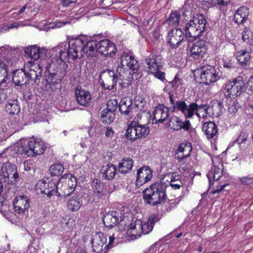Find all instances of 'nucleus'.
Returning a JSON list of instances; mask_svg holds the SVG:
<instances>
[{"label": "nucleus", "instance_id": "nucleus-42", "mask_svg": "<svg viewBox=\"0 0 253 253\" xmlns=\"http://www.w3.org/2000/svg\"><path fill=\"white\" fill-rule=\"evenodd\" d=\"M136 131L138 134V139L145 137L149 132V128L146 125L139 124L138 122H134Z\"/></svg>", "mask_w": 253, "mask_h": 253}, {"label": "nucleus", "instance_id": "nucleus-45", "mask_svg": "<svg viewBox=\"0 0 253 253\" xmlns=\"http://www.w3.org/2000/svg\"><path fill=\"white\" fill-rule=\"evenodd\" d=\"M115 118V114L106 109L103 110L101 113V119L104 123L110 124Z\"/></svg>", "mask_w": 253, "mask_h": 253}, {"label": "nucleus", "instance_id": "nucleus-49", "mask_svg": "<svg viewBox=\"0 0 253 253\" xmlns=\"http://www.w3.org/2000/svg\"><path fill=\"white\" fill-rule=\"evenodd\" d=\"M191 106H192L194 108L193 110V116L195 113L196 114V115L199 117L200 115H199V112H200V111L202 109H203L204 111L205 112V113L207 114H208L209 106H208L206 104H199L197 103V102H195V103L193 102V103H191Z\"/></svg>", "mask_w": 253, "mask_h": 253}, {"label": "nucleus", "instance_id": "nucleus-54", "mask_svg": "<svg viewBox=\"0 0 253 253\" xmlns=\"http://www.w3.org/2000/svg\"><path fill=\"white\" fill-rule=\"evenodd\" d=\"M93 194L95 197H97V199H100L104 197L105 193L104 192L101 186H98V187H96L94 188Z\"/></svg>", "mask_w": 253, "mask_h": 253}, {"label": "nucleus", "instance_id": "nucleus-12", "mask_svg": "<svg viewBox=\"0 0 253 253\" xmlns=\"http://www.w3.org/2000/svg\"><path fill=\"white\" fill-rule=\"evenodd\" d=\"M24 69L28 78V81H33L34 84H39L41 76L42 69L38 63L29 61L25 64Z\"/></svg>", "mask_w": 253, "mask_h": 253}, {"label": "nucleus", "instance_id": "nucleus-27", "mask_svg": "<svg viewBox=\"0 0 253 253\" xmlns=\"http://www.w3.org/2000/svg\"><path fill=\"white\" fill-rule=\"evenodd\" d=\"M202 129L208 139H215L217 138L218 128L213 122L209 121L203 125Z\"/></svg>", "mask_w": 253, "mask_h": 253}, {"label": "nucleus", "instance_id": "nucleus-23", "mask_svg": "<svg viewBox=\"0 0 253 253\" xmlns=\"http://www.w3.org/2000/svg\"><path fill=\"white\" fill-rule=\"evenodd\" d=\"M169 126L173 130L178 131L183 129L185 131H189L191 128V125L189 120L183 122L178 116H173L170 119Z\"/></svg>", "mask_w": 253, "mask_h": 253}, {"label": "nucleus", "instance_id": "nucleus-61", "mask_svg": "<svg viewBox=\"0 0 253 253\" xmlns=\"http://www.w3.org/2000/svg\"><path fill=\"white\" fill-rule=\"evenodd\" d=\"M20 22H14L10 24L7 25L5 26L6 29H10L14 28H18L19 26H20Z\"/></svg>", "mask_w": 253, "mask_h": 253}, {"label": "nucleus", "instance_id": "nucleus-13", "mask_svg": "<svg viewBox=\"0 0 253 253\" xmlns=\"http://www.w3.org/2000/svg\"><path fill=\"white\" fill-rule=\"evenodd\" d=\"M36 187L42 193L46 194L49 197L54 194L57 195V181L53 179L47 178L40 180L38 182Z\"/></svg>", "mask_w": 253, "mask_h": 253}, {"label": "nucleus", "instance_id": "nucleus-48", "mask_svg": "<svg viewBox=\"0 0 253 253\" xmlns=\"http://www.w3.org/2000/svg\"><path fill=\"white\" fill-rule=\"evenodd\" d=\"M64 169L63 166L61 164H55L51 166L49 170L52 176H58L61 174Z\"/></svg>", "mask_w": 253, "mask_h": 253}, {"label": "nucleus", "instance_id": "nucleus-1", "mask_svg": "<svg viewBox=\"0 0 253 253\" xmlns=\"http://www.w3.org/2000/svg\"><path fill=\"white\" fill-rule=\"evenodd\" d=\"M66 50V43L63 42L52 48L51 50L54 57L47 63L45 75L46 87L50 93L56 91L67 73L68 65L62 58Z\"/></svg>", "mask_w": 253, "mask_h": 253}, {"label": "nucleus", "instance_id": "nucleus-55", "mask_svg": "<svg viewBox=\"0 0 253 253\" xmlns=\"http://www.w3.org/2000/svg\"><path fill=\"white\" fill-rule=\"evenodd\" d=\"M150 74H153L155 77L163 82L166 80L165 73L162 71H159V70H157L154 72H151Z\"/></svg>", "mask_w": 253, "mask_h": 253}, {"label": "nucleus", "instance_id": "nucleus-2", "mask_svg": "<svg viewBox=\"0 0 253 253\" xmlns=\"http://www.w3.org/2000/svg\"><path fill=\"white\" fill-rule=\"evenodd\" d=\"M67 50L63 58L70 60H76L83 56V53L88 57L94 56L96 51V41L87 42L85 38H75L69 40Z\"/></svg>", "mask_w": 253, "mask_h": 253}, {"label": "nucleus", "instance_id": "nucleus-6", "mask_svg": "<svg viewBox=\"0 0 253 253\" xmlns=\"http://www.w3.org/2000/svg\"><path fill=\"white\" fill-rule=\"evenodd\" d=\"M195 79L200 84L209 85L219 80L220 76L214 67L209 65L203 66L195 71Z\"/></svg>", "mask_w": 253, "mask_h": 253}, {"label": "nucleus", "instance_id": "nucleus-24", "mask_svg": "<svg viewBox=\"0 0 253 253\" xmlns=\"http://www.w3.org/2000/svg\"><path fill=\"white\" fill-rule=\"evenodd\" d=\"M152 177V170L148 167H142L137 171L136 185L140 187L149 181Z\"/></svg>", "mask_w": 253, "mask_h": 253}, {"label": "nucleus", "instance_id": "nucleus-7", "mask_svg": "<svg viewBox=\"0 0 253 253\" xmlns=\"http://www.w3.org/2000/svg\"><path fill=\"white\" fill-rule=\"evenodd\" d=\"M158 220L155 214L149 216L147 221L143 223L140 220L136 219L130 224L128 231L135 238L139 237L142 233L149 234L152 231L154 224Z\"/></svg>", "mask_w": 253, "mask_h": 253}, {"label": "nucleus", "instance_id": "nucleus-38", "mask_svg": "<svg viewBox=\"0 0 253 253\" xmlns=\"http://www.w3.org/2000/svg\"><path fill=\"white\" fill-rule=\"evenodd\" d=\"M236 58L243 67L249 65L251 59L250 53L246 50H242L237 52Z\"/></svg>", "mask_w": 253, "mask_h": 253}, {"label": "nucleus", "instance_id": "nucleus-51", "mask_svg": "<svg viewBox=\"0 0 253 253\" xmlns=\"http://www.w3.org/2000/svg\"><path fill=\"white\" fill-rule=\"evenodd\" d=\"M118 102L117 99H110L107 103L106 110L114 113L118 107H119Z\"/></svg>", "mask_w": 253, "mask_h": 253}, {"label": "nucleus", "instance_id": "nucleus-31", "mask_svg": "<svg viewBox=\"0 0 253 253\" xmlns=\"http://www.w3.org/2000/svg\"><path fill=\"white\" fill-rule=\"evenodd\" d=\"M120 219L116 212L106 213L103 216V222L106 227L112 229L119 222Z\"/></svg>", "mask_w": 253, "mask_h": 253}, {"label": "nucleus", "instance_id": "nucleus-16", "mask_svg": "<svg viewBox=\"0 0 253 253\" xmlns=\"http://www.w3.org/2000/svg\"><path fill=\"white\" fill-rule=\"evenodd\" d=\"M106 242L107 238L103 233H96L91 241L92 251L96 253H106L107 246L104 245Z\"/></svg>", "mask_w": 253, "mask_h": 253}, {"label": "nucleus", "instance_id": "nucleus-14", "mask_svg": "<svg viewBox=\"0 0 253 253\" xmlns=\"http://www.w3.org/2000/svg\"><path fill=\"white\" fill-rule=\"evenodd\" d=\"M25 54L35 60H44L49 54V51L44 47H40L36 45H31L25 49Z\"/></svg>", "mask_w": 253, "mask_h": 253}, {"label": "nucleus", "instance_id": "nucleus-9", "mask_svg": "<svg viewBox=\"0 0 253 253\" xmlns=\"http://www.w3.org/2000/svg\"><path fill=\"white\" fill-rule=\"evenodd\" d=\"M169 101L172 112H180L187 118L193 117V107L191 103L187 105L184 101L176 100L174 96L169 93Z\"/></svg>", "mask_w": 253, "mask_h": 253}, {"label": "nucleus", "instance_id": "nucleus-11", "mask_svg": "<svg viewBox=\"0 0 253 253\" xmlns=\"http://www.w3.org/2000/svg\"><path fill=\"white\" fill-rule=\"evenodd\" d=\"M244 86L245 83L242 79H235L224 84V93L230 98L238 96L245 91Z\"/></svg>", "mask_w": 253, "mask_h": 253}, {"label": "nucleus", "instance_id": "nucleus-26", "mask_svg": "<svg viewBox=\"0 0 253 253\" xmlns=\"http://www.w3.org/2000/svg\"><path fill=\"white\" fill-rule=\"evenodd\" d=\"M121 64L123 66L127 67L134 74L139 68L137 61L134 57L127 53H124L121 58Z\"/></svg>", "mask_w": 253, "mask_h": 253}, {"label": "nucleus", "instance_id": "nucleus-58", "mask_svg": "<svg viewBox=\"0 0 253 253\" xmlns=\"http://www.w3.org/2000/svg\"><path fill=\"white\" fill-rule=\"evenodd\" d=\"M7 97V90L4 88H0V104L5 101Z\"/></svg>", "mask_w": 253, "mask_h": 253}, {"label": "nucleus", "instance_id": "nucleus-52", "mask_svg": "<svg viewBox=\"0 0 253 253\" xmlns=\"http://www.w3.org/2000/svg\"><path fill=\"white\" fill-rule=\"evenodd\" d=\"M248 137V134L247 133L244 131H241L238 137L233 142L232 144L229 145L228 149H229L230 147L232 146L234 143H237L238 145L244 143L247 140Z\"/></svg>", "mask_w": 253, "mask_h": 253}, {"label": "nucleus", "instance_id": "nucleus-50", "mask_svg": "<svg viewBox=\"0 0 253 253\" xmlns=\"http://www.w3.org/2000/svg\"><path fill=\"white\" fill-rule=\"evenodd\" d=\"M240 108L237 100L230 99L228 101L227 110L230 114H235Z\"/></svg>", "mask_w": 253, "mask_h": 253}, {"label": "nucleus", "instance_id": "nucleus-35", "mask_svg": "<svg viewBox=\"0 0 253 253\" xmlns=\"http://www.w3.org/2000/svg\"><path fill=\"white\" fill-rule=\"evenodd\" d=\"M116 167L111 164L103 166L101 169L103 178L107 180L113 179L116 175Z\"/></svg>", "mask_w": 253, "mask_h": 253}, {"label": "nucleus", "instance_id": "nucleus-19", "mask_svg": "<svg viewBox=\"0 0 253 253\" xmlns=\"http://www.w3.org/2000/svg\"><path fill=\"white\" fill-rule=\"evenodd\" d=\"M116 49L113 42L105 39L99 42H96V51L101 55L110 56L114 55Z\"/></svg>", "mask_w": 253, "mask_h": 253}, {"label": "nucleus", "instance_id": "nucleus-32", "mask_svg": "<svg viewBox=\"0 0 253 253\" xmlns=\"http://www.w3.org/2000/svg\"><path fill=\"white\" fill-rule=\"evenodd\" d=\"M165 178H167L166 180L169 182L170 186L174 190L179 189L184 184V180L179 175L169 173L166 175Z\"/></svg>", "mask_w": 253, "mask_h": 253}, {"label": "nucleus", "instance_id": "nucleus-30", "mask_svg": "<svg viewBox=\"0 0 253 253\" xmlns=\"http://www.w3.org/2000/svg\"><path fill=\"white\" fill-rule=\"evenodd\" d=\"M132 108L133 102L130 97H125L121 99L119 104V109L121 114L130 115Z\"/></svg>", "mask_w": 253, "mask_h": 253}, {"label": "nucleus", "instance_id": "nucleus-29", "mask_svg": "<svg viewBox=\"0 0 253 253\" xmlns=\"http://www.w3.org/2000/svg\"><path fill=\"white\" fill-rule=\"evenodd\" d=\"M13 83L17 86H22L29 83L24 69L16 70L13 72Z\"/></svg>", "mask_w": 253, "mask_h": 253}, {"label": "nucleus", "instance_id": "nucleus-28", "mask_svg": "<svg viewBox=\"0 0 253 253\" xmlns=\"http://www.w3.org/2000/svg\"><path fill=\"white\" fill-rule=\"evenodd\" d=\"M13 206L15 212L23 213L29 206V200L24 196H17L13 201Z\"/></svg>", "mask_w": 253, "mask_h": 253}, {"label": "nucleus", "instance_id": "nucleus-37", "mask_svg": "<svg viewBox=\"0 0 253 253\" xmlns=\"http://www.w3.org/2000/svg\"><path fill=\"white\" fill-rule=\"evenodd\" d=\"M133 166V161L129 158H124L119 164V171L122 173L126 174L129 172Z\"/></svg>", "mask_w": 253, "mask_h": 253}, {"label": "nucleus", "instance_id": "nucleus-46", "mask_svg": "<svg viewBox=\"0 0 253 253\" xmlns=\"http://www.w3.org/2000/svg\"><path fill=\"white\" fill-rule=\"evenodd\" d=\"M82 205L81 201L78 197L70 199L67 204L68 208L72 211H78Z\"/></svg>", "mask_w": 253, "mask_h": 253}, {"label": "nucleus", "instance_id": "nucleus-56", "mask_svg": "<svg viewBox=\"0 0 253 253\" xmlns=\"http://www.w3.org/2000/svg\"><path fill=\"white\" fill-rule=\"evenodd\" d=\"M241 182L243 185H248L253 182V177L248 176H243L240 178Z\"/></svg>", "mask_w": 253, "mask_h": 253}, {"label": "nucleus", "instance_id": "nucleus-21", "mask_svg": "<svg viewBox=\"0 0 253 253\" xmlns=\"http://www.w3.org/2000/svg\"><path fill=\"white\" fill-rule=\"evenodd\" d=\"M207 50V42L203 40L198 41L193 43L190 48L191 56L195 59L203 58Z\"/></svg>", "mask_w": 253, "mask_h": 253}, {"label": "nucleus", "instance_id": "nucleus-43", "mask_svg": "<svg viewBox=\"0 0 253 253\" xmlns=\"http://www.w3.org/2000/svg\"><path fill=\"white\" fill-rule=\"evenodd\" d=\"M137 134H138L136 131V128L135 127L134 122H132L129 125L127 129L126 130V137L128 139L130 140L131 141H133L138 139Z\"/></svg>", "mask_w": 253, "mask_h": 253}, {"label": "nucleus", "instance_id": "nucleus-5", "mask_svg": "<svg viewBox=\"0 0 253 253\" xmlns=\"http://www.w3.org/2000/svg\"><path fill=\"white\" fill-rule=\"evenodd\" d=\"M167 184L163 182H157L151 184L143 191L144 201L151 206H155L166 200Z\"/></svg>", "mask_w": 253, "mask_h": 253}, {"label": "nucleus", "instance_id": "nucleus-18", "mask_svg": "<svg viewBox=\"0 0 253 253\" xmlns=\"http://www.w3.org/2000/svg\"><path fill=\"white\" fill-rule=\"evenodd\" d=\"M153 123H163L169 116V109L164 104H159L155 107L152 113Z\"/></svg>", "mask_w": 253, "mask_h": 253}, {"label": "nucleus", "instance_id": "nucleus-60", "mask_svg": "<svg viewBox=\"0 0 253 253\" xmlns=\"http://www.w3.org/2000/svg\"><path fill=\"white\" fill-rule=\"evenodd\" d=\"M230 0H215L213 4H218L220 5H226Z\"/></svg>", "mask_w": 253, "mask_h": 253}, {"label": "nucleus", "instance_id": "nucleus-15", "mask_svg": "<svg viewBox=\"0 0 253 253\" xmlns=\"http://www.w3.org/2000/svg\"><path fill=\"white\" fill-rule=\"evenodd\" d=\"M186 38V34L180 28L171 29L168 33V42L172 48L177 47Z\"/></svg>", "mask_w": 253, "mask_h": 253}, {"label": "nucleus", "instance_id": "nucleus-47", "mask_svg": "<svg viewBox=\"0 0 253 253\" xmlns=\"http://www.w3.org/2000/svg\"><path fill=\"white\" fill-rule=\"evenodd\" d=\"M180 19V14L177 11L172 12L168 19V23L171 26H177Z\"/></svg>", "mask_w": 253, "mask_h": 253}, {"label": "nucleus", "instance_id": "nucleus-53", "mask_svg": "<svg viewBox=\"0 0 253 253\" xmlns=\"http://www.w3.org/2000/svg\"><path fill=\"white\" fill-rule=\"evenodd\" d=\"M252 37V32L247 28H245L242 33V39L244 42H249V40H251L250 38Z\"/></svg>", "mask_w": 253, "mask_h": 253}, {"label": "nucleus", "instance_id": "nucleus-4", "mask_svg": "<svg viewBox=\"0 0 253 253\" xmlns=\"http://www.w3.org/2000/svg\"><path fill=\"white\" fill-rule=\"evenodd\" d=\"M127 73L122 67H118L116 71L107 69L102 71L100 74L99 82L101 86L105 89H113L117 83L122 87L128 86L131 83V80L126 79Z\"/></svg>", "mask_w": 253, "mask_h": 253}, {"label": "nucleus", "instance_id": "nucleus-33", "mask_svg": "<svg viewBox=\"0 0 253 253\" xmlns=\"http://www.w3.org/2000/svg\"><path fill=\"white\" fill-rule=\"evenodd\" d=\"M249 14V9L247 7H240L234 15V22L238 24H243L248 19Z\"/></svg>", "mask_w": 253, "mask_h": 253}, {"label": "nucleus", "instance_id": "nucleus-36", "mask_svg": "<svg viewBox=\"0 0 253 253\" xmlns=\"http://www.w3.org/2000/svg\"><path fill=\"white\" fill-rule=\"evenodd\" d=\"M224 109L222 102L217 100H213L211 105L209 106L208 114L214 117H218Z\"/></svg>", "mask_w": 253, "mask_h": 253}, {"label": "nucleus", "instance_id": "nucleus-63", "mask_svg": "<svg viewBox=\"0 0 253 253\" xmlns=\"http://www.w3.org/2000/svg\"><path fill=\"white\" fill-rule=\"evenodd\" d=\"M223 66L224 68L227 69L231 68L233 67V63L232 62V60H229L228 61H224Z\"/></svg>", "mask_w": 253, "mask_h": 253}, {"label": "nucleus", "instance_id": "nucleus-41", "mask_svg": "<svg viewBox=\"0 0 253 253\" xmlns=\"http://www.w3.org/2000/svg\"><path fill=\"white\" fill-rule=\"evenodd\" d=\"M61 226L66 232L72 231L75 226L76 223L74 219L71 218L63 217L61 221Z\"/></svg>", "mask_w": 253, "mask_h": 253}, {"label": "nucleus", "instance_id": "nucleus-20", "mask_svg": "<svg viewBox=\"0 0 253 253\" xmlns=\"http://www.w3.org/2000/svg\"><path fill=\"white\" fill-rule=\"evenodd\" d=\"M145 63L148 66V72H154L163 66V60L161 55L151 53L146 59Z\"/></svg>", "mask_w": 253, "mask_h": 253}, {"label": "nucleus", "instance_id": "nucleus-10", "mask_svg": "<svg viewBox=\"0 0 253 253\" xmlns=\"http://www.w3.org/2000/svg\"><path fill=\"white\" fill-rule=\"evenodd\" d=\"M0 175L5 182L10 177L15 180L19 178L15 166L8 162L7 159L1 155H0Z\"/></svg>", "mask_w": 253, "mask_h": 253}, {"label": "nucleus", "instance_id": "nucleus-22", "mask_svg": "<svg viewBox=\"0 0 253 253\" xmlns=\"http://www.w3.org/2000/svg\"><path fill=\"white\" fill-rule=\"evenodd\" d=\"M75 97L77 103L83 106H88L91 101L90 93L81 87L77 86L75 89Z\"/></svg>", "mask_w": 253, "mask_h": 253}, {"label": "nucleus", "instance_id": "nucleus-64", "mask_svg": "<svg viewBox=\"0 0 253 253\" xmlns=\"http://www.w3.org/2000/svg\"><path fill=\"white\" fill-rule=\"evenodd\" d=\"M247 85L250 87V89L253 91V75L249 80Z\"/></svg>", "mask_w": 253, "mask_h": 253}, {"label": "nucleus", "instance_id": "nucleus-17", "mask_svg": "<svg viewBox=\"0 0 253 253\" xmlns=\"http://www.w3.org/2000/svg\"><path fill=\"white\" fill-rule=\"evenodd\" d=\"M28 147L29 150L27 152L29 157H34L42 154L46 146L43 141H38L35 138H32L28 141Z\"/></svg>", "mask_w": 253, "mask_h": 253}, {"label": "nucleus", "instance_id": "nucleus-40", "mask_svg": "<svg viewBox=\"0 0 253 253\" xmlns=\"http://www.w3.org/2000/svg\"><path fill=\"white\" fill-rule=\"evenodd\" d=\"M5 111L10 115H15L19 113L20 107L16 100H11L7 102L5 107Z\"/></svg>", "mask_w": 253, "mask_h": 253}, {"label": "nucleus", "instance_id": "nucleus-34", "mask_svg": "<svg viewBox=\"0 0 253 253\" xmlns=\"http://www.w3.org/2000/svg\"><path fill=\"white\" fill-rule=\"evenodd\" d=\"M9 63L7 58H0V85L5 83L8 79Z\"/></svg>", "mask_w": 253, "mask_h": 253}, {"label": "nucleus", "instance_id": "nucleus-57", "mask_svg": "<svg viewBox=\"0 0 253 253\" xmlns=\"http://www.w3.org/2000/svg\"><path fill=\"white\" fill-rule=\"evenodd\" d=\"M100 131V126L96 125L94 126H91V127L88 129V134L90 136L93 137L96 136V133L97 131Z\"/></svg>", "mask_w": 253, "mask_h": 253}, {"label": "nucleus", "instance_id": "nucleus-44", "mask_svg": "<svg viewBox=\"0 0 253 253\" xmlns=\"http://www.w3.org/2000/svg\"><path fill=\"white\" fill-rule=\"evenodd\" d=\"M14 151L18 155H24L29 157V154L27 152L29 151L28 147V142L17 143L14 148Z\"/></svg>", "mask_w": 253, "mask_h": 253}, {"label": "nucleus", "instance_id": "nucleus-39", "mask_svg": "<svg viewBox=\"0 0 253 253\" xmlns=\"http://www.w3.org/2000/svg\"><path fill=\"white\" fill-rule=\"evenodd\" d=\"M223 165L219 164L217 166H214L212 170L207 174L210 182L211 178H213L214 181H217L221 177L223 173Z\"/></svg>", "mask_w": 253, "mask_h": 253}, {"label": "nucleus", "instance_id": "nucleus-8", "mask_svg": "<svg viewBox=\"0 0 253 253\" xmlns=\"http://www.w3.org/2000/svg\"><path fill=\"white\" fill-rule=\"evenodd\" d=\"M77 185L75 176L68 173L62 175L57 182V196H68L74 192Z\"/></svg>", "mask_w": 253, "mask_h": 253}, {"label": "nucleus", "instance_id": "nucleus-59", "mask_svg": "<svg viewBox=\"0 0 253 253\" xmlns=\"http://www.w3.org/2000/svg\"><path fill=\"white\" fill-rule=\"evenodd\" d=\"M170 84H171L172 87L176 89L181 84V81L177 76H175L174 79L170 82Z\"/></svg>", "mask_w": 253, "mask_h": 253}, {"label": "nucleus", "instance_id": "nucleus-3", "mask_svg": "<svg viewBox=\"0 0 253 253\" xmlns=\"http://www.w3.org/2000/svg\"><path fill=\"white\" fill-rule=\"evenodd\" d=\"M184 19L186 21L184 30L186 38L196 40L202 35L206 29L207 20L203 15L195 16L192 10H185L183 12Z\"/></svg>", "mask_w": 253, "mask_h": 253}, {"label": "nucleus", "instance_id": "nucleus-25", "mask_svg": "<svg viewBox=\"0 0 253 253\" xmlns=\"http://www.w3.org/2000/svg\"><path fill=\"white\" fill-rule=\"evenodd\" d=\"M192 147L191 144L186 141L181 143L175 152L174 156L179 162H182L184 159L189 157L191 155Z\"/></svg>", "mask_w": 253, "mask_h": 253}, {"label": "nucleus", "instance_id": "nucleus-62", "mask_svg": "<svg viewBox=\"0 0 253 253\" xmlns=\"http://www.w3.org/2000/svg\"><path fill=\"white\" fill-rule=\"evenodd\" d=\"M114 131L111 127H108L106 128L105 131V135L106 137H112L113 135Z\"/></svg>", "mask_w": 253, "mask_h": 253}]
</instances>
